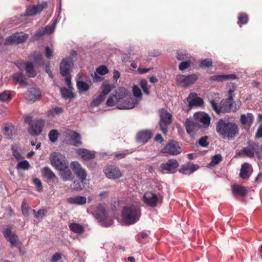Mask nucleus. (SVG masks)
<instances>
[{"instance_id": "nucleus-1", "label": "nucleus", "mask_w": 262, "mask_h": 262, "mask_svg": "<svg viewBox=\"0 0 262 262\" xmlns=\"http://www.w3.org/2000/svg\"><path fill=\"white\" fill-rule=\"evenodd\" d=\"M216 130L223 139L228 140L234 139L239 134L238 125L236 123L223 119L217 122Z\"/></svg>"}, {"instance_id": "nucleus-2", "label": "nucleus", "mask_w": 262, "mask_h": 262, "mask_svg": "<svg viewBox=\"0 0 262 262\" xmlns=\"http://www.w3.org/2000/svg\"><path fill=\"white\" fill-rule=\"evenodd\" d=\"M140 216L139 208L135 206L125 207L122 212V217L127 224H133L137 222Z\"/></svg>"}, {"instance_id": "nucleus-3", "label": "nucleus", "mask_w": 262, "mask_h": 262, "mask_svg": "<svg viewBox=\"0 0 262 262\" xmlns=\"http://www.w3.org/2000/svg\"><path fill=\"white\" fill-rule=\"evenodd\" d=\"M51 165L57 170H63L69 167L64 156L59 152H53L50 156Z\"/></svg>"}, {"instance_id": "nucleus-4", "label": "nucleus", "mask_w": 262, "mask_h": 262, "mask_svg": "<svg viewBox=\"0 0 262 262\" xmlns=\"http://www.w3.org/2000/svg\"><path fill=\"white\" fill-rule=\"evenodd\" d=\"M199 79L196 74L188 75H179L176 77L177 84L182 88H188L193 84Z\"/></svg>"}, {"instance_id": "nucleus-5", "label": "nucleus", "mask_w": 262, "mask_h": 262, "mask_svg": "<svg viewBox=\"0 0 262 262\" xmlns=\"http://www.w3.org/2000/svg\"><path fill=\"white\" fill-rule=\"evenodd\" d=\"M160 117L159 125L161 130L163 134H166L168 131V126L170 124L172 121V115L167 111L162 110L160 112Z\"/></svg>"}, {"instance_id": "nucleus-6", "label": "nucleus", "mask_w": 262, "mask_h": 262, "mask_svg": "<svg viewBox=\"0 0 262 262\" xmlns=\"http://www.w3.org/2000/svg\"><path fill=\"white\" fill-rule=\"evenodd\" d=\"M142 200L147 206L152 208L157 207L160 202V199L158 195L150 191H147L144 193Z\"/></svg>"}, {"instance_id": "nucleus-7", "label": "nucleus", "mask_w": 262, "mask_h": 262, "mask_svg": "<svg viewBox=\"0 0 262 262\" xmlns=\"http://www.w3.org/2000/svg\"><path fill=\"white\" fill-rule=\"evenodd\" d=\"M47 7V3L42 2L37 5H30L28 6L25 10V16H32L39 14L44 9Z\"/></svg>"}, {"instance_id": "nucleus-8", "label": "nucleus", "mask_w": 262, "mask_h": 262, "mask_svg": "<svg viewBox=\"0 0 262 262\" xmlns=\"http://www.w3.org/2000/svg\"><path fill=\"white\" fill-rule=\"evenodd\" d=\"M234 91L231 89L228 91V97L227 99H223L220 103L221 113H227L229 112L231 110L234 111V108H233V93Z\"/></svg>"}, {"instance_id": "nucleus-9", "label": "nucleus", "mask_w": 262, "mask_h": 262, "mask_svg": "<svg viewBox=\"0 0 262 262\" xmlns=\"http://www.w3.org/2000/svg\"><path fill=\"white\" fill-rule=\"evenodd\" d=\"M161 152L170 155H177L181 152V148L178 142L171 140L161 150Z\"/></svg>"}, {"instance_id": "nucleus-10", "label": "nucleus", "mask_w": 262, "mask_h": 262, "mask_svg": "<svg viewBox=\"0 0 262 262\" xmlns=\"http://www.w3.org/2000/svg\"><path fill=\"white\" fill-rule=\"evenodd\" d=\"M96 218L100 222H107L106 226H111L113 223L112 220L108 219L107 212L105 206L101 204H99L97 207Z\"/></svg>"}, {"instance_id": "nucleus-11", "label": "nucleus", "mask_w": 262, "mask_h": 262, "mask_svg": "<svg viewBox=\"0 0 262 262\" xmlns=\"http://www.w3.org/2000/svg\"><path fill=\"white\" fill-rule=\"evenodd\" d=\"M3 235L5 238L11 244V247H16L20 249L21 244L19 240L18 237L13 233L10 229H5L3 231Z\"/></svg>"}, {"instance_id": "nucleus-12", "label": "nucleus", "mask_w": 262, "mask_h": 262, "mask_svg": "<svg viewBox=\"0 0 262 262\" xmlns=\"http://www.w3.org/2000/svg\"><path fill=\"white\" fill-rule=\"evenodd\" d=\"M185 125L187 133L191 136H192L198 129L202 127L198 119L194 116L193 118H187Z\"/></svg>"}, {"instance_id": "nucleus-13", "label": "nucleus", "mask_w": 262, "mask_h": 262, "mask_svg": "<svg viewBox=\"0 0 262 262\" xmlns=\"http://www.w3.org/2000/svg\"><path fill=\"white\" fill-rule=\"evenodd\" d=\"M70 167L80 180L84 181L86 179L87 177L86 171L82 167L79 162L77 161H72L70 163Z\"/></svg>"}, {"instance_id": "nucleus-14", "label": "nucleus", "mask_w": 262, "mask_h": 262, "mask_svg": "<svg viewBox=\"0 0 262 262\" xmlns=\"http://www.w3.org/2000/svg\"><path fill=\"white\" fill-rule=\"evenodd\" d=\"M104 172L107 178L112 180L119 179L122 176L119 168L114 165L106 166L104 168Z\"/></svg>"}, {"instance_id": "nucleus-15", "label": "nucleus", "mask_w": 262, "mask_h": 262, "mask_svg": "<svg viewBox=\"0 0 262 262\" xmlns=\"http://www.w3.org/2000/svg\"><path fill=\"white\" fill-rule=\"evenodd\" d=\"M44 125L45 121L43 120H34L28 129V132L31 136H38L42 132Z\"/></svg>"}, {"instance_id": "nucleus-16", "label": "nucleus", "mask_w": 262, "mask_h": 262, "mask_svg": "<svg viewBox=\"0 0 262 262\" xmlns=\"http://www.w3.org/2000/svg\"><path fill=\"white\" fill-rule=\"evenodd\" d=\"M186 101L188 103V110H191L193 106H200L203 105V99L198 96L197 94L195 93H190Z\"/></svg>"}, {"instance_id": "nucleus-17", "label": "nucleus", "mask_w": 262, "mask_h": 262, "mask_svg": "<svg viewBox=\"0 0 262 262\" xmlns=\"http://www.w3.org/2000/svg\"><path fill=\"white\" fill-rule=\"evenodd\" d=\"M179 167V163L176 159H171L166 163H163L160 165V168L163 171L167 173H174Z\"/></svg>"}, {"instance_id": "nucleus-18", "label": "nucleus", "mask_w": 262, "mask_h": 262, "mask_svg": "<svg viewBox=\"0 0 262 262\" xmlns=\"http://www.w3.org/2000/svg\"><path fill=\"white\" fill-rule=\"evenodd\" d=\"M73 64L71 57L63 58L60 65V73L62 76L70 75L71 68Z\"/></svg>"}, {"instance_id": "nucleus-19", "label": "nucleus", "mask_w": 262, "mask_h": 262, "mask_svg": "<svg viewBox=\"0 0 262 262\" xmlns=\"http://www.w3.org/2000/svg\"><path fill=\"white\" fill-rule=\"evenodd\" d=\"M28 38V35L26 34L22 35L14 34L6 38L5 44L6 45H10L14 43L18 44L23 43L26 41Z\"/></svg>"}, {"instance_id": "nucleus-20", "label": "nucleus", "mask_w": 262, "mask_h": 262, "mask_svg": "<svg viewBox=\"0 0 262 262\" xmlns=\"http://www.w3.org/2000/svg\"><path fill=\"white\" fill-rule=\"evenodd\" d=\"M135 99L131 96L117 102V107L120 110L132 109L135 107Z\"/></svg>"}, {"instance_id": "nucleus-21", "label": "nucleus", "mask_w": 262, "mask_h": 262, "mask_svg": "<svg viewBox=\"0 0 262 262\" xmlns=\"http://www.w3.org/2000/svg\"><path fill=\"white\" fill-rule=\"evenodd\" d=\"M258 149V145L257 143L252 141H249L248 142V147L243 148L242 151L248 157L253 158L254 154L257 152Z\"/></svg>"}, {"instance_id": "nucleus-22", "label": "nucleus", "mask_w": 262, "mask_h": 262, "mask_svg": "<svg viewBox=\"0 0 262 262\" xmlns=\"http://www.w3.org/2000/svg\"><path fill=\"white\" fill-rule=\"evenodd\" d=\"M76 153L82 159L84 163L95 157V151H91L85 148H79L76 150Z\"/></svg>"}, {"instance_id": "nucleus-23", "label": "nucleus", "mask_w": 262, "mask_h": 262, "mask_svg": "<svg viewBox=\"0 0 262 262\" xmlns=\"http://www.w3.org/2000/svg\"><path fill=\"white\" fill-rule=\"evenodd\" d=\"M41 94L39 89L35 88H29L25 94V98L30 102H34L39 99Z\"/></svg>"}, {"instance_id": "nucleus-24", "label": "nucleus", "mask_w": 262, "mask_h": 262, "mask_svg": "<svg viewBox=\"0 0 262 262\" xmlns=\"http://www.w3.org/2000/svg\"><path fill=\"white\" fill-rule=\"evenodd\" d=\"M240 122L245 129L250 128L254 121V116L251 113L242 114L240 117Z\"/></svg>"}, {"instance_id": "nucleus-25", "label": "nucleus", "mask_w": 262, "mask_h": 262, "mask_svg": "<svg viewBox=\"0 0 262 262\" xmlns=\"http://www.w3.org/2000/svg\"><path fill=\"white\" fill-rule=\"evenodd\" d=\"M253 168L248 163H244L241 166L239 176L243 179H247L251 175Z\"/></svg>"}, {"instance_id": "nucleus-26", "label": "nucleus", "mask_w": 262, "mask_h": 262, "mask_svg": "<svg viewBox=\"0 0 262 262\" xmlns=\"http://www.w3.org/2000/svg\"><path fill=\"white\" fill-rule=\"evenodd\" d=\"M152 137V133L150 130H143L139 132L136 137L137 141L144 144L146 143Z\"/></svg>"}, {"instance_id": "nucleus-27", "label": "nucleus", "mask_w": 262, "mask_h": 262, "mask_svg": "<svg viewBox=\"0 0 262 262\" xmlns=\"http://www.w3.org/2000/svg\"><path fill=\"white\" fill-rule=\"evenodd\" d=\"M194 117L196 118L199 120V122L202 125L204 128L208 127L210 123V118L209 116L207 114H202V113H195Z\"/></svg>"}, {"instance_id": "nucleus-28", "label": "nucleus", "mask_w": 262, "mask_h": 262, "mask_svg": "<svg viewBox=\"0 0 262 262\" xmlns=\"http://www.w3.org/2000/svg\"><path fill=\"white\" fill-rule=\"evenodd\" d=\"M232 192L233 194L235 196H245L247 193L246 187L238 184L232 185Z\"/></svg>"}, {"instance_id": "nucleus-29", "label": "nucleus", "mask_w": 262, "mask_h": 262, "mask_svg": "<svg viewBox=\"0 0 262 262\" xmlns=\"http://www.w3.org/2000/svg\"><path fill=\"white\" fill-rule=\"evenodd\" d=\"M236 76L235 74L217 75H213L210 77V80L214 81H224L230 79H235Z\"/></svg>"}, {"instance_id": "nucleus-30", "label": "nucleus", "mask_w": 262, "mask_h": 262, "mask_svg": "<svg viewBox=\"0 0 262 262\" xmlns=\"http://www.w3.org/2000/svg\"><path fill=\"white\" fill-rule=\"evenodd\" d=\"M115 98L117 99V102L119 100L124 99L128 96H130L126 89L123 87L118 88L115 92Z\"/></svg>"}, {"instance_id": "nucleus-31", "label": "nucleus", "mask_w": 262, "mask_h": 262, "mask_svg": "<svg viewBox=\"0 0 262 262\" xmlns=\"http://www.w3.org/2000/svg\"><path fill=\"white\" fill-rule=\"evenodd\" d=\"M71 144L75 146H79L82 144L81 136L79 134L72 132L69 134Z\"/></svg>"}, {"instance_id": "nucleus-32", "label": "nucleus", "mask_w": 262, "mask_h": 262, "mask_svg": "<svg viewBox=\"0 0 262 262\" xmlns=\"http://www.w3.org/2000/svg\"><path fill=\"white\" fill-rule=\"evenodd\" d=\"M67 201L69 203L71 204L82 205L86 203V198L85 196H75L68 198L67 199Z\"/></svg>"}, {"instance_id": "nucleus-33", "label": "nucleus", "mask_w": 262, "mask_h": 262, "mask_svg": "<svg viewBox=\"0 0 262 262\" xmlns=\"http://www.w3.org/2000/svg\"><path fill=\"white\" fill-rule=\"evenodd\" d=\"M198 167H196L193 163L189 162L187 164L183 165L182 168L180 170V171H181L185 174H189L193 173L198 169Z\"/></svg>"}, {"instance_id": "nucleus-34", "label": "nucleus", "mask_w": 262, "mask_h": 262, "mask_svg": "<svg viewBox=\"0 0 262 262\" xmlns=\"http://www.w3.org/2000/svg\"><path fill=\"white\" fill-rule=\"evenodd\" d=\"M41 174L43 177L48 180H54L57 179L55 173L49 167H43L41 170Z\"/></svg>"}, {"instance_id": "nucleus-35", "label": "nucleus", "mask_w": 262, "mask_h": 262, "mask_svg": "<svg viewBox=\"0 0 262 262\" xmlns=\"http://www.w3.org/2000/svg\"><path fill=\"white\" fill-rule=\"evenodd\" d=\"M12 78L21 85L27 86L28 85L27 79L23 76L22 72H17L14 74L12 75Z\"/></svg>"}, {"instance_id": "nucleus-36", "label": "nucleus", "mask_w": 262, "mask_h": 262, "mask_svg": "<svg viewBox=\"0 0 262 262\" xmlns=\"http://www.w3.org/2000/svg\"><path fill=\"white\" fill-rule=\"evenodd\" d=\"M69 227L72 231L76 233L82 234L84 232L83 226L78 223H71L69 224Z\"/></svg>"}, {"instance_id": "nucleus-37", "label": "nucleus", "mask_w": 262, "mask_h": 262, "mask_svg": "<svg viewBox=\"0 0 262 262\" xmlns=\"http://www.w3.org/2000/svg\"><path fill=\"white\" fill-rule=\"evenodd\" d=\"M25 70L29 77H35L36 76V73L31 62H26Z\"/></svg>"}, {"instance_id": "nucleus-38", "label": "nucleus", "mask_w": 262, "mask_h": 262, "mask_svg": "<svg viewBox=\"0 0 262 262\" xmlns=\"http://www.w3.org/2000/svg\"><path fill=\"white\" fill-rule=\"evenodd\" d=\"M61 171L60 177L63 181H70L73 179V174L71 170L68 168L63 170H59Z\"/></svg>"}, {"instance_id": "nucleus-39", "label": "nucleus", "mask_w": 262, "mask_h": 262, "mask_svg": "<svg viewBox=\"0 0 262 262\" xmlns=\"http://www.w3.org/2000/svg\"><path fill=\"white\" fill-rule=\"evenodd\" d=\"M63 112V109L61 107L56 106L49 110L47 112L48 117H55L59 115Z\"/></svg>"}, {"instance_id": "nucleus-40", "label": "nucleus", "mask_w": 262, "mask_h": 262, "mask_svg": "<svg viewBox=\"0 0 262 262\" xmlns=\"http://www.w3.org/2000/svg\"><path fill=\"white\" fill-rule=\"evenodd\" d=\"M249 20L248 15L246 13H239L238 16L237 24L241 26L242 25L247 24Z\"/></svg>"}, {"instance_id": "nucleus-41", "label": "nucleus", "mask_w": 262, "mask_h": 262, "mask_svg": "<svg viewBox=\"0 0 262 262\" xmlns=\"http://www.w3.org/2000/svg\"><path fill=\"white\" fill-rule=\"evenodd\" d=\"M84 186L83 181L79 180H74L73 183L71 185V188L73 190L79 191L83 189Z\"/></svg>"}, {"instance_id": "nucleus-42", "label": "nucleus", "mask_w": 262, "mask_h": 262, "mask_svg": "<svg viewBox=\"0 0 262 262\" xmlns=\"http://www.w3.org/2000/svg\"><path fill=\"white\" fill-rule=\"evenodd\" d=\"M34 62L36 64H42L43 63L42 54L39 52H34L32 55Z\"/></svg>"}, {"instance_id": "nucleus-43", "label": "nucleus", "mask_w": 262, "mask_h": 262, "mask_svg": "<svg viewBox=\"0 0 262 262\" xmlns=\"http://www.w3.org/2000/svg\"><path fill=\"white\" fill-rule=\"evenodd\" d=\"M60 92L62 97L65 99H71L75 97L72 91L67 88H61Z\"/></svg>"}, {"instance_id": "nucleus-44", "label": "nucleus", "mask_w": 262, "mask_h": 262, "mask_svg": "<svg viewBox=\"0 0 262 262\" xmlns=\"http://www.w3.org/2000/svg\"><path fill=\"white\" fill-rule=\"evenodd\" d=\"M77 86L79 92H85L90 89L89 85L82 81L77 82Z\"/></svg>"}, {"instance_id": "nucleus-45", "label": "nucleus", "mask_w": 262, "mask_h": 262, "mask_svg": "<svg viewBox=\"0 0 262 262\" xmlns=\"http://www.w3.org/2000/svg\"><path fill=\"white\" fill-rule=\"evenodd\" d=\"M212 66V61L211 59L209 58L202 60L199 63V67L201 68H210Z\"/></svg>"}, {"instance_id": "nucleus-46", "label": "nucleus", "mask_w": 262, "mask_h": 262, "mask_svg": "<svg viewBox=\"0 0 262 262\" xmlns=\"http://www.w3.org/2000/svg\"><path fill=\"white\" fill-rule=\"evenodd\" d=\"M49 138L52 142H55L57 141L59 133L56 129H52L49 133Z\"/></svg>"}, {"instance_id": "nucleus-47", "label": "nucleus", "mask_w": 262, "mask_h": 262, "mask_svg": "<svg viewBox=\"0 0 262 262\" xmlns=\"http://www.w3.org/2000/svg\"><path fill=\"white\" fill-rule=\"evenodd\" d=\"M12 96L10 92L8 91H5L0 93V100L2 101H7L11 99Z\"/></svg>"}, {"instance_id": "nucleus-48", "label": "nucleus", "mask_w": 262, "mask_h": 262, "mask_svg": "<svg viewBox=\"0 0 262 262\" xmlns=\"http://www.w3.org/2000/svg\"><path fill=\"white\" fill-rule=\"evenodd\" d=\"M105 97L101 94L91 102V105L93 106H98L104 100Z\"/></svg>"}, {"instance_id": "nucleus-49", "label": "nucleus", "mask_w": 262, "mask_h": 262, "mask_svg": "<svg viewBox=\"0 0 262 262\" xmlns=\"http://www.w3.org/2000/svg\"><path fill=\"white\" fill-rule=\"evenodd\" d=\"M62 254L59 252H56L53 255L50 260V262H63L62 258Z\"/></svg>"}, {"instance_id": "nucleus-50", "label": "nucleus", "mask_w": 262, "mask_h": 262, "mask_svg": "<svg viewBox=\"0 0 262 262\" xmlns=\"http://www.w3.org/2000/svg\"><path fill=\"white\" fill-rule=\"evenodd\" d=\"M112 87L110 84H103L102 92L100 94L105 97L106 96L112 91Z\"/></svg>"}, {"instance_id": "nucleus-51", "label": "nucleus", "mask_w": 262, "mask_h": 262, "mask_svg": "<svg viewBox=\"0 0 262 262\" xmlns=\"http://www.w3.org/2000/svg\"><path fill=\"white\" fill-rule=\"evenodd\" d=\"M30 167V164L27 160L19 162L17 165V169H21L24 170L28 169Z\"/></svg>"}, {"instance_id": "nucleus-52", "label": "nucleus", "mask_w": 262, "mask_h": 262, "mask_svg": "<svg viewBox=\"0 0 262 262\" xmlns=\"http://www.w3.org/2000/svg\"><path fill=\"white\" fill-rule=\"evenodd\" d=\"M56 24V20H55L54 22L50 26H47L44 29L45 34H52L55 28V26Z\"/></svg>"}, {"instance_id": "nucleus-53", "label": "nucleus", "mask_w": 262, "mask_h": 262, "mask_svg": "<svg viewBox=\"0 0 262 262\" xmlns=\"http://www.w3.org/2000/svg\"><path fill=\"white\" fill-rule=\"evenodd\" d=\"M12 150L13 156L17 159V160H20L23 159V157L19 152V149L17 148V147L15 146H12Z\"/></svg>"}, {"instance_id": "nucleus-54", "label": "nucleus", "mask_w": 262, "mask_h": 262, "mask_svg": "<svg viewBox=\"0 0 262 262\" xmlns=\"http://www.w3.org/2000/svg\"><path fill=\"white\" fill-rule=\"evenodd\" d=\"M223 160L220 154H217L212 157L211 164L214 165L219 164Z\"/></svg>"}, {"instance_id": "nucleus-55", "label": "nucleus", "mask_w": 262, "mask_h": 262, "mask_svg": "<svg viewBox=\"0 0 262 262\" xmlns=\"http://www.w3.org/2000/svg\"><path fill=\"white\" fill-rule=\"evenodd\" d=\"M117 99L115 98V95H113L109 97L106 101V105L108 106H113L115 105H117Z\"/></svg>"}, {"instance_id": "nucleus-56", "label": "nucleus", "mask_w": 262, "mask_h": 262, "mask_svg": "<svg viewBox=\"0 0 262 262\" xmlns=\"http://www.w3.org/2000/svg\"><path fill=\"white\" fill-rule=\"evenodd\" d=\"M96 71L100 75H104L108 72L107 67L103 65L97 68Z\"/></svg>"}, {"instance_id": "nucleus-57", "label": "nucleus", "mask_w": 262, "mask_h": 262, "mask_svg": "<svg viewBox=\"0 0 262 262\" xmlns=\"http://www.w3.org/2000/svg\"><path fill=\"white\" fill-rule=\"evenodd\" d=\"M208 138L207 136L201 137L198 141L199 145L203 147H207L209 145V143L207 142Z\"/></svg>"}, {"instance_id": "nucleus-58", "label": "nucleus", "mask_w": 262, "mask_h": 262, "mask_svg": "<svg viewBox=\"0 0 262 262\" xmlns=\"http://www.w3.org/2000/svg\"><path fill=\"white\" fill-rule=\"evenodd\" d=\"M140 86L142 89L143 92L148 95L149 94V91L147 88V82L146 80L142 79L140 81Z\"/></svg>"}, {"instance_id": "nucleus-59", "label": "nucleus", "mask_w": 262, "mask_h": 262, "mask_svg": "<svg viewBox=\"0 0 262 262\" xmlns=\"http://www.w3.org/2000/svg\"><path fill=\"white\" fill-rule=\"evenodd\" d=\"M188 54L185 51H179L177 53V58L179 60H183L188 58Z\"/></svg>"}, {"instance_id": "nucleus-60", "label": "nucleus", "mask_w": 262, "mask_h": 262, "mask_svg": "<svg viewBox=\"0 0 262 262\" xmlns=\"http://www.w3.org/2000/svg\"><path fill=\"white\" fill-rule=\"evenodd\" d=\"M191 62L190 61H186L181 62L179 64V68L181 71H184V70L188 68L190 66Z\"/></svg>"}, {"instance_id": "nucleus-61", "label": "nucleus", "mask_w": 262, "mask_h": 262, "mask_svg": "<svg viewBox=\"0 0 262 262\" xmlns=\"http://www.w3.org/2000/svg\"><path fill=\"white\" fill-rule=\"evenodd\" d=\"M210 103L211 104V107L215 112H216L217 114L221 113V112H220V110H221L220 104L218 105L215 101L213 100H211L210 101Z\"/></svg>"}, {"instance_id": "nucleus-62", "label": "nucleus", "mask_w": 262, "mask_h": 262, "mask_svg": "<svg viewBox=\"0 0 262 262\" xmlns=\"http://www.w3.org/2000/svg\"><path fill=\"white\" fill-rule=\"evenodd\" d=\"M133 92L134 96L136 97H141L142 96V93L139 88L137 85H134L133 87Z\"/></svg>"}, {"instance_id": "nucleus-63", "label": "nucleus", "mask_w": 262, "mask_h": 262, "mask_svg": "<svg viewBox=\"0 0 262 262\" xmlns=\"http://www.w3.org/2000/svg\"><path fill=\"white\" fill-rule=\"evenodd\" d=\"M21 211L25 216L29 215V207L26 205L25 201H23L21 204Z\"/></svg>"}, {"instance_id": "nucleus-64", "label": "nucleus", "mask_w": 262, "mask_h": 262, "mask_svg": "<svg viewBox=\"0 0 262 262\" xmlns=\"http://www.w3.org/2000/svg\"><path fill=\"white\" fill-rule=\"evenodd\" d=\"M33 211L36 217L42 219L45 215V213L47 212V210L45 209H39L38 210L37 212H36L35 210H33Z\"/></svg>"}]
</instances>
